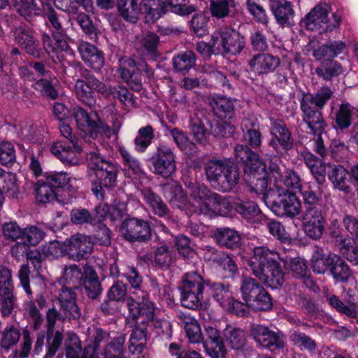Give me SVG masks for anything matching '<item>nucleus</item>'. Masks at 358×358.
I'll use <instances>...</instances> for the list:
<instances>
[{
    "mask_svg": "<svg viewBox=\"0 0 358 358\" xmlns=\"http://www.w3.org/2000/svg\"><path fill=\"white\" fill-rule=\"evenodd\" d=\"M270 134L272 136L269 145L277 152L292 148L293 140L285 124L279 119L270 118Z\"/></svg>",
    "mask_w": 358,
    "mask_h": 358,
    "instance_id": "nucleus-14",
    "label": "nucleus"
},
{
    "mask_svg": "<svg viewBox=\"0 0 358 358\" xmlns=\"http://www.w3.org/2000/svg\"><path fill=\"white\" fill-rule=\"evenodd\" d=\"M45 16L46 17V24L54 29V30H52L54 41L48 34H44L43 35L44 50L54 62H61L64 59V52L69 55H73L74 53L69 48L64 38L65 31L62 27L56 12L52 9H49L46 11Z\"/></svg>",
    "mask_w": 358,
    "mask_h": 358,
    "instance_id": "nucleus-6",
    "label": "nucleus"
},
{
    "mask_svg": "<svg viewBox=\"0 0 358 358\" xmlns=\"http://www.w3.org/2000/svg\"><path fill=\"white\" fill-rule=\"evenodd\" d=\"M264 288L255 279L243 277L241 280V292L242 298L248 305L251 299L260 294Z\"/></svg>",
    "mask_w": 358,
    "mask_h": 358,
    "instance_id": "nucleus-43",
    "label": "nucleus"
},
{
    "mask_svg": "<svg viewBox=\"0 0 358 358\" xmlns=\"http://www.w3.org/2000/svg\"><path fill=\"white\" fill-rule=\"evenodd\" d=\"M245 37L231 27H221L213 33V48L217 55L236 56L245 46Z\"/></svg>",
    "mask_w": 358,
    "mask_h": 358,
    "instance_id": "nucleus-7",
    "label": "nucleus"
},
{
    "mask_svg": "<svg viewBox=\"0 0 358 358\" xmlns=\"http://www.w3.org/2000/svg\"><path fill=\"white\" fill-rule=\"evenodd\" d=\"M143 201L150 206L153 213L163 217L168 213L166 205L162 201V199L150 189L142 190Z\"/></svg>",
    "mask_w": 358,
    "mask_h": 358,
    "instance_id": "nucleus-37",
    "label": "nucleus"
},
{
    "mask_svg": "<svg viewBox=\"0 0 358 358\" xmlns=\"http://www.w3.org/2000/svg\"><path fill=\"white\" fill-rule=\"evenodd\" d=\"M217 202L214 206V217L220 216H228L232 210L235 209V203L236 200L231 202L229 199L225 198L217 194Z\"/></svg>",
    "mask_w": 358,
    "mask_h": 358,
    "instance_id": "nucleus-59",
    "label": "nucleus"
},
{
    "mask_svg": "<svg viewBox=\"0 0 358 358\" xmlns=\"http://www.w3.org/2000/svg\"><path fill=\"white\" fill-rule=\"evenodd\" d=\"M336 255L335 254H329L325 256L320 251H315L311 259V265L313 271L317 273H324L329 268L330 269L334 263L332 261V259H334L333 257Z\"/></svg>",
    "mask_w": 358,
    "mask_h": 358,
    "instance_id": "nucleus-48",
    "label": "nucleus"
},
{
    "mask_svg": "<svg viewBox=\"0 0 358 358\" xmlns=\"http://www.w3.org/2000/svg\"><path fill=\"white\" fill-rule=\"evenodd\" d=\"M190 199L187 203L183 189L176 182L164 186L165 196L169 203L180 209L190 213H199L210 217H214V206L217 200V194L212 192L206 186L196 185L189 188Z\"/></svg>",
    "mask_w": 358,
    "mask_h": 358,
    "instance_id": "nucleus-1",
    "label": "nucleus"
},
{
    "mask_svg": "<svg viewBox=\"0 0 358 358\" xmlns=\"http://www.w3.org/2000/svg\"><path fill=\"white\" fill-rule=\"evenodd\" d=\"M337 241L342 244L341 252L348 260L351 262H358V248L351 245V241L343 238L342 236L337 237Z\"/></svg>",
    "mask_w": 358,
    "mask_h": 358,
    "instance_id": "nucleus-60",
    "label": "nucleus"
},
{
    "mask_svg": "<svg viewBox=\"0 0 358 358\" xmlns=\"http://www.w3.org/2000/svg\"><path fill=\"white\" fill-rule=\"evenodd\" d=\"M217 243L229 248H236L240 245L241 236L238 231L228 227L217 229L214 234Z\"/></svg>",
    "mask_w": 358,
    "mask_h": 358,
    "instance_id": "nucleus-35",
    "label": "nucleus"
},
{
    "mask_svg": "<svg viewBox=\"0 0 358 358\" xmlns=\"http://www.w3.org/2000/svg\"><path fill=\"white\" fill-rule=\"evenodd\" d=\"M256 120L250 122L249 119H245L243 120L242 124L243 131L245 132V131H246V133L245 134V138L250 144V145L253 148H257L260 146L262 143L261 133L258 130L248 129L249 123L250 126L255 127L256 124Z\"/></svg>",
    "mask_w": 358,
    "mask_h": 358,
    "instance_id": "nucleus-54",
    "label": "nucleus"
},
{
    "mask_svg": "<svg viewBox=\"0 0 358 358\" xmlns=\"http://www.w3.org/2000/svg\"><path fill=\"white\" fill-rule=\"evenodd\" d=\"M152 172L163 177L171 176L176 171V162L171 149L164 145H159L151 158Z\"/></svg>",
    "mask_w": 358,
    "mask_h": 358,
    "instance_id": "nucleus-11",
    "label": "nucleus"
},
{
    "mask_svg": "<svg viewBox=\"0 0 358 358\" xmlns=\"http://www.w3.org/2000/svg\"><path fill=\"white\" fill-rule=\"evenodd\" d=\"M144 72L148 76L152 74L148 69V65L143 61L136 63L133 59H128L124 62V66L122 69V76L130 85L132 90L139 92L142 88L141 74Z\"/></svg>",
    "mask_w": 358,
    "mask_h": 358,
    "instance_id": "nucleus-13",
    "label": "nucleus"
},
{
    "mask_svg": "<svg viewBox=\"0 0 358 358\" xmlns=\"http://www.w3.org/2000/svg\"><path fill=\"white\" fill-rule=\"evenodd\" d=\"M58 301L62 310L69 319H77L80 316V311L77 306L76 294L66 287H63L59 293Z\"/></svg>",
    "mask_w": 358,
    "mask_h": 358,
    "instance_id": "nucleus-24",
    "label": "nucleus"
},
{
    "mask_svg": "<svg viewBox=\"0 0 358 358\" xmlns=\"http://www.w3.org/2000/svg\"><path fill=\"white\" fill-rule=\"evenodd\" d=\"M49 184L55 189H69L72 187L73 179L64 171H50L44 174Z\"/></svg>",
    "mask_w": 358,
    "mask_h": 358,
    "instance_id": "nucleus-45",
    "label": "nucleus"
},
{
    "mask_svg": "<svg viewBox=\"0 0 358 358\" xmlns=\"http://www.w3.org/2000/svg\"><path fill=\"white\" fill-rule=\"evenodd\" d=\"M303 160L310 171L312 175L319 183L325 180L326 167L323 161L310 152L301 153Z\"/></svg>",
    "mask_w": 358,
    "mask_h": 358,
    "instance_id": "nucleus-32",
    "label": "nucleus"
},
{
    "mask_svg": "<svg viewBox=\"0 0 358 358\" xmlns=\"http://www.w3.org/2000/svg\"><path fill=\"white\" fill-rule=\"evenodd\" d=\"M358 115V109L352 107L348 103H343L336 113V122L341 129H345L350 127L352 118Z\"/></svg>",
    "mask_w": 358,
    "mask_h": 358,
    "instance_id": "nucleus-41",
    "label": "nucleus"
},
{
    "mask_svg": "<svg viewBox=\"0 0 358 358\" xmlns=\"http://www.w3.org/2000/svg\"><path fill=\"white\" fill-rule=\"evenodd\" d=\"M173 64L178 71H188L195 64V55L192 51H185L174 57Z\"/></svg>",
    "mask_w": 358,
    "mask_h": 358,
    "instance_id": "nucleus-55",
    "label": "nucleus"
},
{
    "mask_svg": "<svg viewBox=\"0 0 358 358\" xmlns=\"http://www.w3.org/2000/svg\"><path fill=\"white\" fill-rule=\"evenodd\" d=\"M343 222L347 231L352 235V237L346 238L345 235L334 231L332 232V235L335 238L336 244L341 250L342 244L337 241V237L342 236L345 239H350L351 245L358 248V220L352 216L346 215L343 217Z\"/></svg>",
    "mask_w": 358,
    "mask_h": 358,
    "instance_id": "nucleus-39",
    "label": "nucleus"
},
{
    "mask_svg": "<svg viewBox=\"0 0 358 358\" xmlns=\"http://www.w3.org/2000/svg\"><path fill=\"white\" fill-rule=\"evenodd\" d=\"M75 92L76 97L83 103L92 106L96 103L94 88L89 83V76L84 79H78L75 82Z\"/></svg>",
    "mask_w": 358,
    "mask_h": 358,
    "instance_id": "nucleus-34",
    "label": "nucleus"
},
{
    "mask_svg": "<svg viewBox=\"0 0 358 358\" xmlns=\"http://www.w3.org/2000/svg\"><path fill=\"white\" fill-rule=\"evenodd\" d=\"M15 6L19 14L27 20H29L33 15L37 14L38 10L34 0H19Z\"/></svg>",
    "mask_w": 358,
    "mask_h": 358,
    "instance_id": "nucleus-61",
    "label": "nucleus"
},
{
    "mask_svg": "<svg viewBox=\"0 0 358 358\" xmlns=\"http://www.w3.org/2000/svg\"><path fill=\"white\" fill-rule=\"evenodd\" d=\"M15 150L12 143L7 141H0V162L7 165L15 160Z\"/></svg>",
    "mask_w": 358,
    "mask_h": 358,
    "instance_id": "nucleus-62",
    "label": "nucleus"
},
{
    "mask_svg": "<svg viewBox=\"0 0 358 358\" xmlns=\"http://www.w3.org/2000/svg\"><path fill=\"white\" fill-rule=\"evenodd\" d=\"M178 318L184 327L189 342L198 343L203 340L200 325L194 317L188 313H180Z\"/></svg>",
    "mask_w": 358,
    "mask_h": 358,
    "instance_id": "nucleus-27",
    "label": "nucleus"
},
{
    "mask_svg": "<svg viewBox=\"0 0 358 358\" xmlns=\"http://www.w3.org/2000/svg\"><path fill=\"white\" fill-rule=\"evenodd\" d=\"M329 6L327 4H319L314 7L304 17L303 22L306 29L315 30L327 22Z\"/></svg>",
    "mask_w": 358,
    "mask_h": 358,
    "instance_id": "nucleus-26",
    "label": "nucleus"
},
{
    "mask_svg": "<svg viewBox=\"0 0 358 358\" xmlns=\"http://www.w3.org/2000/svg\"><path fill=\"white\" fill-rule=\"evenodd\" d=\"M219 259L213 258V261L217 262L219 266L225 271L226 277H233L237 271V266L234 261L225 254L219 255Z\"/></svg>",
    "mask_w": 358,
    "mask_h": 358,
    "instance_id": "nucleus-64",
    "label": "nucleus"
},
{
    "mask_svg": "<svg viewBox=\"0 0 358 358\" xmlns=\"http://www.w3.org/2000/svg\"><path fill=\"white\" fill-rule=\"evenodd\" d=\"M139 0H117L120 15L127 22L135 23L142 14L141 2Z\"/></svg>",
    "mask_w": 358,
    "mask_h": 358,
    "instance_id": "nucleus-29",
    "label": "nucleus"
},
{
    "mask_svg": "<svg viewBox=\"0 0 358 358\" xmlns=\"http://www.w3.org/2000/svg\"><path fill=\"white\" fill-rule=\"evenodd\" d=\"M332 92L328 87H322L315 94H306L301 100L303 120L314 132L324 130V122L320 110L323 108L331 96Z\"/></svg>",
    "mask_w": 358,
    "mask_h": 358,
    "instance_id": "nucleus-5",
    "label": "nucleus"
},
{
    "mask_svg": "<svg viewBox=\"0 0 358 358\" xmlns=\"http://www.w3.org/2000/svg\"><path fill=\"white\" fill-rule=\"evenodd\" d=\"M14 40L27 53L39 57L40 49L36 43L32 31L26 27H18L14 31Z\"/></svg>",
    "mask_w": 358,
    "mask_h": 358,
    "instance_id": "nucleus-23",
    "label": "nucleus"
},
{
    "mask_svg": "<svg viewBox=\"0 0 358 358\" xmlns=\"http://www.w3.org/2000/svg\"><path fill=\"white\" fill-rule=\"evenodd\" d=\"M235 210L250 223L260 221L262 217L259 208L253 201H243L238 199L235 203Z\"/></svg>",
    "mask_w": 358,
    "mask_h": 358,
    "instance_id": "nucleus-31",
    "label": "nucleus"
},
{
    "mask_svg": "<svg viewBox=\"0 0 358 358\" xmlns=\"http://www.w3.org/2000/svg\"><path fill=\"white\" fill-rule=\"evenodd\" d=\"M0 191L10 197H14L18 192V185L15 174L6 172L0 168Z\"/></svg>",
    "mask_w": 358,
    "mask_h": 358,
    "instance_id": "nucleus-44",
    "label": "nucleus"
},
{
    "mask_svg": "<svg viewBox=\"0 0 358 358\" xmlns=\"http://www.w3.org/2000/svg\"><path fill=\"white\" fill-rule=\"evenodd\" d=\"M66 255L74 261L87 259L91 255L94 248L90 238L81 234L71 236L66 241Z\"/></svg>",
    "mask_w": 358,
    "mask_h": 358,
    "instance_id": "nucleus-15",
    "label": "nucleus"
},
{
    "mask_svg": "<svg viewBox=\"0 0 358 358\" xmlns=\"http://www.w3.org/2000/svg\"><path fill=\"white\" fill-rule=\"evenodd\" d=\"M244 171L250 176V182L254 185L253 190L262 194L268 185L269 173H266L265 163L255 152L250 153L243 162Z\"/></svg>",
    "mask_w": 358,
    "mask_h": 358,
    "instance_id": "nucleus-9",
    "label": "nucleus"
},
{
    "mask_svg": "<svg viewBox=\"0 0 358 358\" xmlns=\"http://www.w3.org/2000/svg\"><path fill=\"white\" fill-rule=\"evenodd\" d=\"M251 331L254 339L264 348L274 350L282 346L278 334L263 325H253Z\"/></svg>",
    "mask_w": 358,
    "mask_h": 358,
    "instance_id": "nucleus-21",
    "label": "nucleus"
},
{
    "mask_svg": "<svg viewBox=\"0 0 358 358\" xmlns=\"http://www.w3.org/2000/svg\"><path fill=\"white\" fill-rule=\"evenodd\" d=\"M171 134L175 143L182 151L188 155H192L196 152L195 144L189 140L182 131L175 128L171 130Z\"/></svg>",
    "mask_w": 358,
    "mask_h": 358,
    "instance_id": "nucleus-51",
    "label": "nucleus"
},
{
    "mask_svg": "<svg viewBox=\"0 0 358 358\" xmlns=\"http://www.w3.org/2000/svg\"><path fill=\"white\" fill-rule=\"evenodd\" d=\"M154 138L152 127L150 125L141 127L135 138V149L143 152L150 145Z\"/></svg>",
    "mask_w": 358,
    "mask_h": 358,
    "instance_id": "nucleus-52",
    "label": "nucleus"
},
{
    "mask_svg": "<svg viewBox=\"0 0 358 358\" xmlns=\"http://www.w3.org/2000/svg\"><path fill=\"white\" fill-rule=\"evenodd\" d=\"M117 166L113 163H109L108 165L105 164V167L97 171L95 176L101 185L106 187H113L117 184Z\"/></svg>",
    "mask_w": 358,
    "mask_h": 358,
    "instance_id": "nucleus-46",
    "label": "nucleus"
},
{
    "mask_svg": "<svg viewBox=\"0 0 358 358\" xmlns=\"http://www.w3.org/2000/svg\"><path fill=\"white\" fill-rule=\"evenodd\" d=\"M291 339L294 345L310 352L316 348L315 342L303 333L295 332L292 334Z\"/></svg>",
    "mask_w": 358,
    "mask_h": 358,
    "instance_id": "nucleus-63",
    "label": "nucleus"
},
{
    "mask_svg": "<svg viewBox=\"0 0 358 358\" xmlns=\"http://www.w3.org/2000/svg\"><path fill=\"white\" fill-rule=\"evenodd\" d=\"M248 306L256 310H268L272 307V300L264 289L260 294L251 299Z\"/></svg>",
    "mask_w": 358,
    "mask_h": 358,
    "instance_id": "nucleus-57",
    "label": "nucleus"
},
{
    "mask_svg": "<svg viewBox=\"0 0 358 358\" xmlns=\"http://www.w3.org/2000/svg\"><path fill=\"white\" fill-rule=\"evenodd\" d=\"M34 193L38 203L45 204L55 201L57 198L55 190L47 181L46 178L38 180L34 185Z\"/></svg>",
    "mask_w": 358,
    "mask_h": 358,
    "instance_id": "nucleus-30",
    "label": "nucleus"
},
{
    "mask_svg": "<svg viewBox=\"0 0 358 358\" xmlns=\"http://www.w3.org/2000/svg\"><path fill=\"white\" fill-rule=\"evenodd\" d=\"M205 331L206 336L210 340L211 345L209 347L207 341L203 343L208 354L212 358H224L225 355L224 346L218 330L210 325H206Z\"/></svg>",
    "mask_w": 358,
    "mask_h": 358,
    "instance_id": "nucleus-25",
    "label": "nucleus"
},
{
    "mask_svg": "<svg viewBox=\"0 0 358 358\" xmlns=\"http://www.w3.org/2000/svg\"><path fill=\"white\" fill-rule=\"evenodd\" d=\"M226 342L233 349H240L245 344V334L242 330L231 325H227L224 330Z\"/></svg>",
    "mask_w": 358,
    "mask_h": 358,
    "instance_id": "nucleus-47",
    "label": "nucleus"
},
{
    "mask_svg": "<svg viewBox=\"0 0 358 358\" xmlns=\"http://www.w3.org/2000/svg\"><path fill=\"white\" fill-rule=\"evenodd\" d=\"M239 179V173L235 167L216 178L208 180L210 185L218 190L228 192L234 188Z\"/></svg>",
    "mask_w": 358,
    "mask_h": 358,
    "instance_id": "nucleus-33",
    "label": "nucleus"
},
{
    "mask_svg": "<svg viewBox=\"0 0 358 358\" xmlns=\"http://www.w3.org/2000/svg\"><path fill=\"white\" fill-rule=\"evenodd\" d=\"M328 178L334 187L340 191L349 193L352 182L351 173L340 165L328 164Z\"/></svg>",
    "mask_w": 358,
    "mask_h": 358,
    "instance_id": "nucleus-22",
    "label": "nucleus"
},
{
    "mask_svg": "<svg viewBox=\"0 0 358 358\" xmlns=\"http://www.w3.org/2000/svg\"><path fill=\"white\" fill-rule=\"evenodd\" d=\"M141 295L137 296L136 292L127 299L128 315L126 318L127 325L134 327L129 338V349L132 350H140L146 341V328L145 325L154 321V303L146 298L143 292L140 291Z\"/></svg>",
    "mask_w": 358,
    "mask_h": 358,
    "instance_id": "nucleus-2",
    "label": "nucleus"
},
{
    "mask_svg": "<svg viewBox=\"0 0 358 358\" xmlns=\"http://www.w3.org/2000/svg\"><path fill=\"white\" fill-rule=\"evenodd\" d=\"M302 222L304 231L308 236L313 239H318L322 236L326 221L320 209L305 210Z\"/></svg>",
    "mask_w": 358,
    "mask_h": 358,
    "instance_id": "nucleus-17",
    "label": "nucleus"
},
{
    "mask_svg": "<svg viewBox=\"0 0 358 358\" xmlns=\"http://www.w3.org/2000/svg\"><path fill=\"white\" fill-rule=\"evenodd\" d=\"M119 152L123 158L124 166H127L128 170L131 172L133 178H140L141 176L145 175L138 159L130 155L125 148L120 147Z\"/></svg>",
    "mask_w": 358,
    "mask_h": 358,
    "instance_id": "nucleus-50",
    "label": "nucleus"
},
{
    "mask_svg": "<svg viewBox=\"0 0 358 358\" xmlns=\"http://www.w3.org/2000/svg\"><path fill=\"white\" fill-rule=\"evenodd\" d=\"M44 231L35 226L27 227L22 231V238L27 245H36L44 238Z\"/></svg>",
    "mask_w": 358,
    "mask_h": 358,
    "instance_id": "nucleus-56",
    "label": "nucleus"
},
{
    "mask_svg": "<svg viewBox=\"0 0 358 358\" xmlns=\"http://www.w3.org/2000/svg\"><path fill=\"white\" fill-rule=\"evenodd\" d=\"M280 64L279 57L266 52L254 55L248 61L250 71L257 76L266 75L275 71Z\"/></svg>",
    "mask_w": 358,
    "mask_h": 358,
    "instance_id": "nucleus-19",
    "label": "nucleus"
},
{
    "mask_svg": "<svg viewBox=\"0 0 358 358\" xmlns=\"http://www.w3.org/2000/svg\"><path fill=\"white\" fill-rule=\"evenodd\" d=\"M171 0H141L142 14L148 23H153L164 15Z\"/></svg>",
    "mask_w": 358,
    "mask_h": 358,
    "instance_id": "nucleus-20",
    "label": "nucleus"
},
{
    "mask_svg": "<svg viewBox=\"0 0 358 358\" xmlns=\"http://www.w3.org/2000/svg\"><path fill=\"white\" fill-rule=\"evenodd\" d=\"M71 143L72 147L66 145L62 141L55 142L51 145L50 151L64 164L71 166L79 164L82 159L83 148L78 145V141Z\"/></svg>",
    "mask_w": 358,
    "mask_h": 358,
    "instance_id": "nucleus-16",
    "label": "nucleus"
},
{
    "mask_svg": "<svg viewBox=\"0 0 358 358\" xmlns=\"http://www.w3.org/2000/svg\"><path fill=\"white\" fill-rule=\"evenodd\" d=\"M275 185L299 189L301 187L300 178L293 171L282 170L278 165L272 164L270 166L268 185L271 189H275Z\"/></svg>",
    "mask_w": 358,
    "mask_h": 358,
    "instance_id": "nucleus-18",
    "label": "nucleus"
},
{
    "mask_svg": "<svg viewBox=\"0 0 358 358\" xmlns=\"http://www.w3.org/2000/svg\"><path fill=\"white\" fill-rule=\"evenodd\" d=\"M57 83V80L55 77L50 80L40 79L34 84V88L43 95L51 99H55L58 96V93L55 87Z\"/></svg>",
    "mask_w": 358,
    "mask_h": 358,
    "instance_id": "nucleus-53",
    "label": "nucleus"
},
{
    "mask_svg": "<svg viewBox=\"0 0 358 358\" xmlns=\"http://www.w3.org/2000/svg\"><path fill=\"white\" fill-rule=\"evenodd\" d=\"M271 9L280 24H289L294 12L291 3L287 0H270Z\"/></svg>",
    "mask_w": 358,
    "mask_h": 358,
    "instance_id": "nucleus-28",
    "label": "nucleus"
},
{
    "mask_svg": "<svg viewBox=\"0 0 358 358\" xmlns=\"http://www.w3.org/2000/svg\"><path fill=\"white\" fill-rule=\"evenodd\" d=\"M262 194L266 206L278 217L293 218L301 211L299 199L279 185H275V189L270 187L268 190Z\"/></svg>",
    "mask_w": 358,
    "mask_h": 358,
    "instance_id": "nucleus-4",
    "label": "nucleus"
},
{
    "mask_svg": "<svg viewBox=\"0 0 358 358\" xmlns=\"http://www.w3.org/2000/svg\"><path fill=\"white\" fill-rule=\"evenodd\" d=\"M333 258L332 261L334 263L330 268V271L336 282H345L348 280L352 275L348 265L337 255L334 256Z\"/></svg>",
    "mask_w": 358,
    "mask_h": 358,
    "instance_id": "nucleus-42",
    "label": "nucleus"
},
{
    "mask_svg": "<svg viewBox=\"0 0 358 358\" xmlns=\"http://www.w3.org/2000/svg\"><path fill=\"white\" fill-rule=\"evenodd\" d=\"M78 129L84 136L95 138L100 133H106L108 127L96 115H90L83 108L76 107L73 111Z\"/></svg>",
    "mask_w": 358,
    "mask_h": 358,
    "instance_id": "nucleus-10",
    "label": "nucleus"
},
{
    "mask_svg": "<svg viewBox=\"0 0 358 358\" xmlns=\"http://www.w3.org/2000/svg\"><path fill=\"white\" fill-rule=\"evenodd\" d=\"M235 168L229 159H212L206 162L205 171L208 180L216 178Z\"/></svg>",
    "mask_w": 358,
    "mask_h": 358,
    "instance_id": "nucleus-36",
    "label": "nucleus"
},
{
    "mask_svg": "<svg viewBox=\"0 0 358 358\" xmlns=\"http://www.w3.org/2000/svg\"><path fill=\"white\" fill-rule=\"evenodd\" d=\"M125 239L130 242L144 241L151 236V229L148 222L137 218L125 220L120 228Z\"/></svg>",
    "mask_w": 358,
    "mask_h": 358,
    "instance_id": "nucleus-12",
    "label": "nucleus"
},
{
    "mask_svg": "<svg viewBox=\"0 0 358 358\" xmlns=\"http://www.w3.org/2000/svg\"><path fill=\"white\" fill-rule=\"evenodd\" d=\"M82 284L84 285L89 297L94 299L99 294L100 283L95 271L91 266L85 267V276Z\"/></svg>",
    "mask_w": 358,
    "mask_h": 358,
    "instance_id": "nucleus-38",
    "label": "nucleus"
},
{
    "mask_svg": "<svg viewBox=\"0 0 358 358\" xmlns=\"http://www.w3.org/2000/svg\"><path fill=\"white\" fill-rule=\"evenodd\" d=\"M287 260L275 250L266 246L255 247L249 259V266L255 276L272 289H277L284 282V273L279 264Z\"/></svg>",
    "mask_w": 358,
    "mask_h": 358,
    "instance_id": "nucleus-3",
    "label": "nucleus"
},
{
    "mask_svg": "<svg viewBox=\"0 0 358 358\" xmlns=\"http://www.w3.org/2000/svg\"><path fill=\"white\" fill-rule=\"evenodd\" d=\"M190 128L192 136L198 143L204 145L208 142L210 134L205 129L204 124L201 121L192 120Z\"/></svg>",
    "mask_w": 358,
    "mask_h": 358,
    "instance_id": "nucleus-58",
    "label": "nucleus"
},
{
    "mask_svg": "<svg viewBox=\"0 0 358 358\" xmlns=\"http://www.w3.org/2000/svg\"><path fill=\"white\" fill-rule=\"evenodd\" d=\"M1 347L5 350H8L16 345L20 338V331L13 325L6 327L1 333Z\"/></svg>",
    "mask_w": 358,
    "mask_h": 358,
    "instance_id": "nucleus-49",
    "label": "nucleus"
},
{
    "mask_svg": "<svg viewBox=\"0 0 358 358\" xmlns=\"http://www.w3.org/2000/svg\"><path fill=\"white\" fill-rule=\"evenodd\" d=\"M205 281L196 272L185 274L180 288V301L182 306L196 309L201 306Z\"/></svg>",
    "mask_w": 358,
    "mask_h": 358,
    "instance_id": "nucleus-8",
    "label": "nucleus"
},
{
    "mask_svg": "<svg viewBox=\"0 0 358 358\" xmlns=\"http://www.w3.org/2000/svg\"><path fill=\"white\" fill-rule=\"evenodd\" d=\"M85 273H82L81 269L76 264H71L65 267L62 278L59 280L60 285L69 284L73 287H77L82 284Z\"/></svg>",
    "mask_w": 358,
    "mask_h": 358,
    "instance_id": "nucleus-40",
    "label": "nucleus"
}]
</instances>
